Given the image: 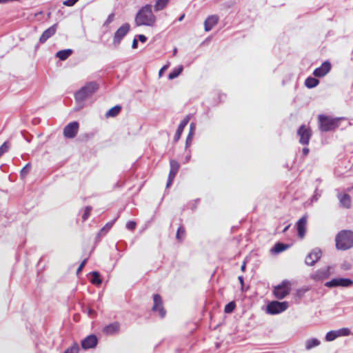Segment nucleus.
Segmentation results:
<instances>
[{"mask_svg": "<svg viewBox=\"0 0 353 353\" xmlns=\"http://www.w3.org/2000/svg\"><path fill=\"white\" fill-rule=\"evenodd\" d=\"M287 230H288V228H287V226H285V227L283 229V232H287Z\"/></svg>", "mask_w": 353, "mask_h": 353, "instance_id": "60", "label": "nucleus"}, {"mask_svg": "<svg viewBox=\"0 0 353 353\" xmlns=\"http://www.w3.org/2000/svg\"><path fill=\"white\" fill-rule=\"evenodd\" d=\"M174 177L168 176V181H167V183H166V188H169L172 185V182L174 181Z\"/></svg>", "mask_w": 353, "mask_h": 353, "instance_id": "48", "label": "nucleus"}, {"mask_svg": "<svg viewBox=\"0 0 353 353\" xmlns=\"http://www.w3.org/2000/svg\"><path fill=\"white\" fill-rule=\"evenodd\" d=\"M310 149L307 147H304L301 150V158L304 160V158L308 155Z\"/></svg>", "mask_w": 353, "mask_h": 353, "instance_id": "44", "label": "nucleus"}, {"mask_svg": "<svg viewBox=\"0 0 353 353\" xmlns=\"http://www.w3.org/2000/svg\"><path fill=\"white\" fill-rule=\"evenodd\" d=\"M8 2V0H0V3Z\"/></svg>", "mask_w": 353, "mask_h": 353, "instance_id": "61", "label": "nucleus"}, {"mask_svg": "<svg viewBox=\"0 0 353 353\" xmlns=\"http://www.w3.org/2000/svg\"><path fill=\"white\" fill-rule=\"evenodd\" d=\"M312 132L311 129L305 125H301L297 130V136L299 137V142L303 145H307L312 137Z\"/></svg>", "mask_w": 353, "mask_h": 353, "instance_id": "7", "label": "nucleus"}, {"mask_svg": "<svg viewBox=\"0 0 353 353\" xmlns=\"http://www.w3.org/2000/svg\"><path fill=\"white\" fill-rule=\"evenodd\" d=\"M290 282L288 281V294H290Z\"/></svg>", "mask_w": 353, "mask_h": 353, "instance_id": "62", "label": "nucleus"}, {"mask_svg": "<svg viewBox=\"0 0 353 353\" xmlns=\"http://www.w3.org/2000/svg\"><path fill=\"white\" fill-rule=\"evenodd\" d=\"M58 24L54 23L48 29H46L39 38V42L44 43L49 38L52 37L57 30Z\"/></svg>", "mask_w": 353, "mask_h": 353, "instance_id": "15", "label": "nucleus"}, {"mask_svg": "<svg viewBox=\"0 0 353 353\" xmlns=\"http://www.w3.org/2000/svg\"><path fill=\"white\" fill-rule=\"evenodd\" d=\"M306 223H307V218L305 216H302L297 222H296V230L298 236L300 239H303L306 232Z\"/></svg>", "mask_w": 353, "mask_h": 353, "instance_id": "20", "label": "nucleus"}, {"mask_svg": "<svg viewBox=\"0 0 353 353\" xmlns=\"http://www.w3.org/2000/svg\"><path fill=\"white\" fill-rule=\"evenodd\" d=\"M287 230H288V228H287V226H285V227L283 229V232H287Z\"/></svg>", "mask_w": 353, "mask_h": 353, "instance_id": "59", "label": "nucleus"}, {"mask_svg": "<svg viewBox=\"0 0 353 353\" xmlns=\"http://www.w3.org/2000/svg\"><path fill=\"white\" fill-rule=\"evenodd\" d=\"M321 196V194H318L317 193V189L315 190V194L312 196V201H317L318 200V198L319 196Z\"/></svg>", "mask_w": 353, "mask_h": 353, "instance_id": "51", "label": "nucleus"}, {"mask_svg": "<svg viewBox=\"0 0 353 353\" xmlns=\"http://www.w3.org/2000/svg\"><path fill=\"white\" fill-rule=\"evenodd\" d=\"M99 88V85L95 81H90L74 94L76 101L81 102L92 96Z\"/></svg>", "mask_w": 353, "mask_h": 353, "instance_id": "4", "label": "nucleus"}, {"mask_svg": "<svg viewBox=\"0 0 353 353\" xmlns=\"http://www.w3.org/2000/svg\"><path fill=\"white\" fill-rule=\"evenodd\" d=\"M190 157H191L190 154H188L185 157V162H184V163H185L188 162V161H189V160L190 159Z\"/></svg>", "mask_w": 353, "mask_h": 353, "instance_id": "55", "label": "nucleus"}, {"mask_svg": "<svg viewBox=\"0 0 353 353\" xmlns=\"http://www.w3.org/2000/svg\"><path fill=\"white\" fill-rule=\"evenodd\" d=\"M335 332L337 334V337L347 336L351 334L350 330L347 327H342L335 330Z\"/></svg>", "mask_w": 353, "mask_h": 353, "instance_id": "32", "label": "nucleus"}, {"mask_svg": "<svg viewBox=\"0 0 353 353\" xmlns=\"http://www.w3.org/2000/svg\"><path fill=\"white\" fill-rule=\"evenodd\" d=\"M153 301L154 305L152 306V311L157 312L159 311V314L161 318L165 317L166 314V311L163 307V301L161 296L159 294H155L153 295Z\"/></svg>", "mask_w": 353, "mask_h": 353, "instance_id": "12", "label": "nucleus"}, {"mask_svg": "<svg viewBox=\"0 0 353 353\" xmlns=\"http://www.w3.org/2000/svg\"><path fill=\"white\" fill-rule=\"evenodd\" d=\"M121 325L119 322L115 321L105 326L103 329L104 334L107 335H114L119 332Z\"/></svg>", "mask_w": 353, "mask_h": 353, "instance_id": "17", "label": "nucleus"}, {"mask_svg": "<svg viewBox=\"0 0 353 353\" xmlns=\"http://www.w3.org/2000/svg\"><path fill=\"white\" fill-rule=\"evenodd\" d=\"M138 47V41L136 38H134L132 41V48L133 49H136Z\"/></svg>", "mask_w": 353, "mask_h": 353, "instance_id": "52", "label": "nucleus"}, {"mask_svg": "<svg viewBox=\"0 0 353 353\" xmlns=\"http://www.w3.org/2000/svg\"><path fill=\"white\" fill-rule=\"evenodd\" d=\"M319 83L320 81L316 77L310 76L305 79L304 84L308 89H312L316 87Z\"/></svg>", "mask_w": 353, "mask_h": 353, "instance_id": "23", "label": "nucleus"}, {"mask_svg": "<svg viewBox=\"0 0 353 353\" xmlns=\"http://www.w3.org/2000/svg\"><path fill=\"white\" fill-rule=\"evenodd\" d=\"M336 338L338 337L335 330H331L327 332V334H325V339L327 341H332L335 340Z\"/></svg>", "mask_w": 353, "mask_h": 353, "instance_id": "34", "label": "nucleus"}, {"mask_svg": "<svg viewBox=\"0 0 353 353\" xmlns=\"http://www.w3.org/2000/svg\"><path fill=\"white\" fill-rule=\"evenodd\" d=\"M353 285V280L350 278L336 277L325 283L324 285L329 288L341 287L350 288Z\"/></svg>", "mask_w": 353, "mask_h": 353, "instance_id": "5", "label": "nucleus"}, {"mask_svg": "<svg viewBox=\"0 0 353 353\" xmlns=\"http://www.w3.org/2000/svg\"><path fill=\"white\" fill-rule=\"evenodd\" d=\"M96 314L95 311L91 308H88V314L90 317H93L94 315Z\"/></svg>", "mask_w": 353, "mask_h": 353, "instance_id": "50", "label": "nucleus"}, {"mask_svg": "<svg viewBox=\"0 0 353 353\" xmlns=\"http://www.w3.org/2000/svg\"><path fill=\"white\" fill-rule=\"evenodd\" d=\"M287 309V301H270L266 306V313L272 315L278 314Z\"/></svg>", "mask_w": 353, "mask_h": 353, "instance_id": "6", "label": "nucleus"}, {"mask_svg": "<svg viewBox=\"0 0 353 353\" xmlns=\"http://www.w3.org/2000/svg\"><path fill=\"white\" fill-rule=\"evenodd\" d=\"M9 148L8 143L7 141H5L1 146H0V157L8 151Z\"/></svg>", "mask_w": 353, "mask_h": 353, "instance_id": "39", "label": "nucleus"}, {"mask_svg": "<svg viewBox=\"0 0 353 353\" xmlns=\"http://www.w3.org/2000/svg\"><path fill=\"white\" fill-rule=\"evenodd\" d=\"M87 262V259H85L79 265V268L77 270V274H78L80 272H81L82 269L85 266Z\"/></svg>", "mask_w": 353, "mask_h": 353, "instance_id": "46", "label": "nucleus"}, {"mask_svg": "<svg viewBox=\"0 0 353 353\" xmlns=\"http://www.w3.org/2000/svg\"><path fill=\"white\" fill-rule=\"evenodd\" d=\"M170 170L168 176L175 178L176 175L179 170L180 165L176 160L171 159L170 161Z\"/></svg>", "mask_w": 353, "mask_h": 353, "instance_id": "25", "label": "nucleus"}, {"mask_svg": "<svg viewBox=\"0 0 353 353\" xmlns=\"http://www.w3.org/2000/svg\"><path fill=\"white\" fill-rule=\"evenodd\" d=\"M330 272L329 268L319 269L316 270L312 275V279L314 281H323L330 276Z\"/></svg>", "mask_w": 353, "mask_h": 353, "instance_id": "19", "label": "nucleus"}, {"mask_svg": "<svg viewBox=\"0 0 353 353\" xmlns=\"http://www.w3.org/2000/svg\"><path fill=\"white\" fill-rule=\"evenodd\" d=\"M168 65H164L163 67H162V68H161V70H159V76H161V75H162V74H163V71H164V70H165L168 68Z\"/></svg>", "mask_w": 353, "mask_h": 353, "instance_id": "53", "label": "nucleus"}, {"mask_svg": "<svg viewBox=\"0 0 353 353\" xmlns=\"http://www.w3.org/2000/svg\"><path fill=\"white\" fill-rule=\"evenodd\" d=\"M130 30V26L128 23L123 24L115 32L113 38V45L115 48L118 47L122 39L126 36Z\"/></svg>", "mask_w": 353, "mask_h": 353, "instance_id": "8", "label": "nucleus"}, {"mask_svg": "<svg viewBox=\"0 0 353 353\" xmlns=\"http://www.w3.org/2000/svg\"><path fill=\"white\" fill-rule=\"evenodd\" d=\"M195 130V124L194 123H191L190 125V132L189 133H192V135H194Z\"/></svg>", "mask_w": 353, "mask_h": 353, "instance_id": "49", "label": "nucleus"}, {"mask_svg": "<svg viewBox=\"0 0 353 353\" xmlns=\"http://www.w3.org/2000/svg\"><path fill=\"white\" fill-rule=\"evenodd\" d=\"M337 197L339 200V204L341 207L345 209H350L351 208L352 200L349 194L338 193Z\"/></svg>", "mask_w": 353, "mask_h": 353, "instance_id": "16", "label": "nucleus"}, {"mask_svg": "<svg viewBox=\"0 0 353 353\" xmlns=\"http://www.w3.org/2000/svg\"><path fill=\"white\" fill-rule=\"evenodd\" d=\"M30 169H31V164L30 163H28L21 170V172H20L21 177L25 178L30 172Z\"/></svg>", "mask_w": 353, "mask_h": 353, "instance_id": "35", "label": "nucleus"}, {"mask_svg": "<svg viewBox=\"0 0 353 353\" xmlns=\"http://www.w3.org/2000/svg\"><path fill=\"white\" fill-rule=\"evenodd\" d=\"M238 279H239V282H240V283H241V288H243V284H244V282H243V276H239L238 277Z\"/></svg>", "mask_w": 353, "mask_h": 353, "instance_id": "54", "label": "nucleus"}, {"mask_svg": "<svg viewBox=\"0 0 353 353\" xmlns=\"http://www.w3.org/2000/svg\"><path fill=\"white\" fill-rule=\"evenodd\" d=\"M219 17L216 15L209 16L204 21L205 30L208 32L217 23Z\"/></svg>", "mask_w": 353, "mask_h": 353, "instance_id": "21", "label": "nucleus"}, {"mask_svg": "<svg viewBox=\"0 0 353 353\" xmlns=\"http://www.w3.org/2000/svg\"><path fill=\"white\" fill-rule=\"evenodd\" d=\"M157 18L152 12V6L146 4L143 6L137 13L134 22L137 26L152 27L156 23Z\"/></svg>", "mask_w": 353, "mask_h": 353, "instance_id": "1", "label": "nucleus"}, {"mask_svg": "<svg viewBox=\"0 0 353 353\" xmlns=\"http://www.w3.org/2000/svg\"><path fill=\"white\" fill-rule=\"evenodd\" d=\"M168 1L169 0H157L154 6V10L157 12L163 10Z\"/></svg>", "mask_w": 353, "mask_h": 353, "instance_id": "31", "label": "nucleus"}, {"mask_svg": "<svg viewBox=\"0 0 353 353\" xmlns=\"http://www.w3.org/2000/svg\"><path fill=\"white\" fill-rule=\"evenodd\" d=\"M321 342L318 339L312 338L305 341V349L310 350L320 345Z\"/></svg>", "mask_w": 353, "mask_h": 353, "instance_id": "28", "label": "nucleus"}, {"mask_svg": "<svg viewBox=\"0 0 353 353\" xmlns=\"http://www.w3.org/2000/svg\"><path fill=\"white\" fill-rule=\"evenodd\" d=\"M98 343V339L96 335L90 334L81 341V347L84 350L94 347Z\"/></svg>", "mask_w": 353, "mask_h": 353, "instance_id": "14", "label": "nucleus"}, {"mask_svg": "<svg viewBox=\"0 0 353 353\" xmlns=\"http://www.w3.org/2000/svg\"><path fill=\"white\" fill-rule=\"evenodd\" d=\"M79 124L77 121H72L63 128V136L67 139H73L78 133Z\"/></svg>", "mask_w": 353, "mask_h": 353, "instance_id": "9", "label": "nucleus"}, {"mask_svg": "<svg viewBox=\"0 0 353 353\" xmlns=\"http://www.w3.org/2000/svg\"><path fill=\"white\" fill-rule=\"evenodd\" d=\"M322 252L319 248L313 249L305 257V262L306 265H314L321 257Z\"/></svg>", "mask_w": 353, "mask_h": 353, "instance_id": "11", "label": "nucleus"}, {"mask_svg": "<svg viewBox=\"0 0 353 353\" xmlns=\"http://www.w3.org/2000/svg\"><path fill=\"white\" fill-rule=\"evenodd\" d=\"M245 268H246V264H245V262L244 261L241 267V271L244 272L245 270Z\"/></svg>", "mask_w": 353, "mask_h": 353, "instance_id": "56", "label": "nucleus"}, {"mask_svg": "<svg viewBox=\"0 0 353 353\" xmlns=\"http://www.w3.org/2000/svg\"><path fill=\"white\" fill-rule=\"evenodd\" d=\"M285 250H287V244L281 242H277L271 248L270 252L272 254H278L281 252L285 251Z\"/></svg>", "mask_w": 353, "mask_h": 353, "instance_id": "24", "label": "nucleus"}, {"mask_svg": "<svg viewBox=\"0 0 353 353\" xmlns=\"http://www.w3.org/2000/svg\"><path fill=\"white\" fill-rule=\"evenodd\" d=\"M91 210H92V207L91 206H87L85 208L84 213H83V214L82 216L83 221H85V220L88 219V218L90 215Z\"/></svg>", "mask_w": 353, "mask_h": 353, "instance_id": "40", "label": "nucleus"}, {"mask_svg": "<svg viewBox=\"0 0 353 353\" xmlns=\"http://www.w3.org/2000/svg\"><path fill=\"white\" fill-rule=\"evenodd\" d=\"M309 287H303L302 288L298 289L296 292L294 294V302L296 303H299L305 296V294L309 291Z\"/></svg>", "mask_w": 353, "mask_h": 353, "instance_id": "22", "label": "nucleus"}, {"mask_svg": "<svg viewBox=\"0 0 353 353\" xmlns=\"http://www.w3.org/2000/svg\"><path fill=\"white\" fill-rule=\"evenodd\" d=\"M236 305L234 301H231L225 305L224 312L227 314L232 313L235 309Z\"/></svg>", "mask_w": 353, "mask_h": 353, "instance_id": "36", "label": "nucleus"}, {"mask_svg": "<svg viewBox=\"0 0 353 353\" xmlns=\"http://www.w3.org/2000/svg\"><path fill=\"white\" fill-rule=\"evenodd\" d=\"M184 16H185L184 14L181 15V16L179 18V21H182V20L183 19V18H184Z\"/></svg>", "mask_w": 353, "mask_h": 353, "instance_id": "57", "label": "nucleus"}, {"mask_svg": "<svg viewBox=\"0 0 353 353\" xmlns=\"http://www.w3.org/2000/svg\"><path fill=\"white\" fill-rule=\"evenodd\" d=\"M183 70V66L182 65H179L176 68H174L169 74L168 79L172 80L176 79L179 76V74L182 72Z\"/></svg>", "mask_w": 353, "mask_h": 353, "instance_id": "30", "label": "nucleus"}, {"mask_svg": "<svg viewBox=\"0 0 353 353\" xmlns=\"http://www.w3.org/2000/svg\"><path fill=\"white\" fill-rule=\"evenodd\" d=\"M273 294L278 299H282L287 296V279L283 280L281 284L274 287Z\"/></svg>", "mask_w": 353, "mask_h": 353, "instance_id": "13", "label": "nucleus"}, {"mask_svg": "<svg viewBox=\"0 0 353 353\" xmlns=\"http://www.w3.org/2000/svg\"><path fill=\"white\" fill-rule=\"evenodd\" d=\"M136 223L133 221H129L126 223V228L130 230H133L136 228Z\"/></svg>", "mask_w": 353, "mask_h": 353, "instance_id": "41", "label": "nucleus"}, {"mask_svg": "<svg viewBox=\"0 0 353 353\" xmlns=\"http://www.w3.org/2000/svg\"><path fill=\"white\" fill-rule=\"evenodd\" d=\"M190 119V115H187L184 119L180 122L178 128L176 131V133L174 137V142L176 143L181 138V136L183 133V131L185 126L188 125L189 121Z\"/></svg>", "mask_w": 353, "mask_h": 353, "instance_id": "18", "label": "nucleus"}, {"mask_svg": "<svg viewBox=\"0 0 353 353\" xmlns=\"http://www.w3.org/2000/svg\"><path fill=\"white\" fill-rule=\"evenodd\" d=\"M192 137H193V135H192V133H188L187 138H186V141H185V148L186 149L191 145Z\"/></svg>", "mask_w": 353, "mask_h": 353, "instance_id": "42", "label": "nucleus"}, {"mask_svg": "<svg viewBox=\"0 0 353 353\" xmlns=\"http://www.w3.org/2000/svg\"><path fill=\"white\" fill-rule=\"evenodd\" d=\"M341 118H332L325 114L319 115V128L321 132H329L337 128Z\"/></svg>", "mask_w": 353, "mask_h": 353, "instance_id": "3", "label": "nucleus"}, {"mask_svg": "<svg viewBox=\"0 0 353 353\" xmlns=\"http://www.w3.org/2000/svg\"><path fill=\"white\" fill-rule=\"evenodd\" d=\"M91 276L92 277L90 279V282L92 284H94L97 286H99L102 283V280L101 279L100 274L98 272H97V271L92 272Z\"/></svg>", "mask_w": 353, "mask_h": 353, "instance_id": "29", "label": "nucleus"}, {"mask_svg": "<svg viewBox=\"0 0 353 353\" xmlns=\"http://www.w3.org/2000/svg\"><path fill=\"white\" fill-rule=\"evenodd\" d=\"M114 17V13H111L107 18V19L105 20V21L104 22V24L103 26H107L108 25L109 23H110L112 21H113V19Z\"/></svg>", "mask_w": 353, "mask_h": 353, "instance_id": "45", "label": "nucleus"}, {"mask_svg": "<svg viewBox=\"0 0 353 353\" xmlns=\"http://www.w3.org/2000/svg\"><path fill=\"white\" fill-rule=\"evenodd\" d=\"M79 346L74 343L71 347L67 348L63 353H79Z\"/></svg>", "mask_w": 353, "mask_h": 353, "instance_id": "37", "label": "nucleus"}, {"mask_svg": "<svg viewBox=\"0 0 353 353\" xmlns=\"http://www.w3.org/2000/svg\"><path fill=\"white\" fill-rule=\"evenodd\" d=\"M185 233V230L184 227L181 225L176 231V239L180 241H182L184 238Z\"/></svg>", "mask_w": 353, "mask_h": 353, "instance_id": "33", "label": "nucleus"}, {"mask_svg": "<svg viewBox=\"0 0 353 353\" xmlns=\"http://www.w3.org/2000/svg\"><path fill=\"white\" fill-rule=\"evenodd\" d=\"M72 52L73 51L72 49L61 50L56 53V57L61 61H65L72 54Z\"/></svg>", "mask_w": 353, "mask_h": 353, "instance_id": "26", "label": "nucleus"}, {"mask_svg": "<svg viewBox=\"0 0 353 353\" xmlns=\"http://www.w3.org/2000/svg\"><path fill=\"white\" fill-rule=\"evenodd\" d=\"M114 221L115 220L106 223L105 225L103 228H101V230L99 232V234H101V233H106L112 227V225H113V224L114 223Z\"/></svg>", "mask_w": 353, "mask_h": 353, "instance_id": "38", "label": "nucleus"}, {"mask_svg": "<svg viewBox=\"0 0 353 353\" xmlns=\"http://www.w3.org/2000/svg\"><path fill=\"white\" fill-rule=\"evenodd\" d=\"M336 248L339 250H347L353 248V231L343 230L335 237Z\"/></svg>", "mask_w": 353, "mask_h": 353, "instance_id": "2", "label": "nucleus"}, {"mask_svg": "<svg viewBox=\"0 0 353 353\" xmlns=\"http://www.w3.org/2000/svg\"><path fill=\"white\" fill-rule=\"evenodd\" d=\"M331 69V63L329 61H325L319 67L314 69L312 74L316 78H322L329 73Z\"/></svg>", "mask_w": 353, "mask_h": 353, "instance_id": "10", "label": "nucleus"}, {"mask_svg": "<svg viewBox=\"0 0 353 353\" xmlns=\"http://www.w3.org/2000/svg\"><path fill=\"white\" fill-rule=\"evenodd\" d=\"M79 0H65L63 1V5L66 6H73Z\"/></svg>", "mask_w": 353, "mask_h": 353, "instance_id": "43", "label": "nucleus"}, {"mask_svg": "<svg viewBox=\"0 0 353 353\" xmlns=\"http://www.w3.org/2000/svg\"><path fill=\"white\" fill-rule=\"evenodd\" d=\"M177 52V49L175 48L173 50V54L175 55Z\"/></svg>", "mask_w": 353, "mask_h": 353, "instance_id": "58", "label": "nucleus"}, {"mask_svg": "<svg viewBox=\"0 0 353 353\" xmlns=\"http://www.w3.org/2000/svg\"><path fill=\"white\" fill-rule=\"evenodd\" d=\"M121 110V106L119 105H117L112 108H110L106 113V117H117Z\"/></svg>", "mask_w": 353, "mask_h": 353, "instance_id": "27", "label": "nucleus"}, {"mask_svg": "<svg viewBox=\"0 0 353 353\" xmlns=\"http://www.w3.org/2000/svg\"><path fill=\"white\" fill-rule=\"evenodd\" d=\"M137 37L141 43H145L147 41V37L143 34H138Z\"/></svg>", "mask_w": 353, "mask_h": 353, "instance_id": "47", "label": "nucleus"}]
</instances>
